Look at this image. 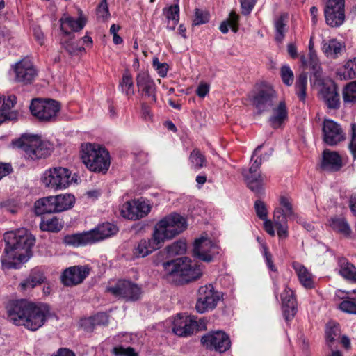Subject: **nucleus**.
Wrapping results in <instances>:
<instances>
[{"label": "nucleus", "mask_w": 356, "mask_h": 356, "mask_svg": "<svg viewBox=\"0 0 356 356\" xmlns=\"http://www.w3.org/2000/svg\"><path fill=\"white\" fill-rule=\"evenodd\" d=\"M6 247L1 261L3 269H17L31 257L35 238L25 228L5 233Z\"/></svg>", "instance_id": "f257e3e1"}, {"label": "nucleus", "mask_w": 356, "mask_h": 356, "mask_svg": "<svg viewBox=\"0 0 356 356\" xmlns=\"http://www.w3.org/2000/svg\"><path fill=\"white\" fill-rule=\"evenodd\" d=\"M7 312L8 318L13 323L24 326L31 331H36L45 323L50 309L47 304L22 299L10 303Z\"/></svg>", "instance_id": "f03ea898"}, {"label": "nucleus", "mask_w": 356, "mask_h": 356, "mask_svg": "<svg viewBox=\"0 0 356 356\" xmlns=\"http://www.w3.org/2000/svg\"><path fill=\"white\" fill-rule=\"evenodd\" d=\"M165 273L175 277L174 281L183 284L199 278L202 270L187 257H181L170 260L163 264Z\"/></svg>", "instance_id": "7ed1b4c3"}, {"label": "nucleus", "mask_w": 356, "mask_h": 356, "mask_svg": "<svg viewBox=\"0 0 356 356\" xmlns=\"http://www.w3.org/2000/svg\"><path fill=\"white\" fill-rule=\"evenodd\" d=\"M13 144L24 152L25 157L31 160L44 159L54 150V145L49 141L27 134H23Z\"/></svg>", "instance_id": "20e7f679"}, {"label": "nucleus", "mask_w": 356, "mask_h": 356, "mask_svg": "<svg viewBox=\"0 0 356 356\" xmlns=\"http://www.w3.org/2000/svg\"><path fill=\"white\" fill-rule=\"evenodd\" d=\"M187 227L186 219L177 213L161 219L154 226L155 239L163 245L165 240L172 239L183 232Z\"/></svg>", "instance_id": "39448f33"}, {"label": "nucleus", "mask_w": 356, "mask_h": 356, "mask_svg": "<svg viewBox=\"0 0 356 356\" xmlns=\"http://www.w3.org/2000/svg\"><path fill=\"white\" fill-rule=\"evenodd\" d=\"M81 159L91 171L105 173L111 164L110 155L105 148L90 143L82 145Z\"/></svg>", "instance_id": "423d86ee"}, {"label": "nucleus", "mask_w": 356, "mask_h": 356, "mask_svg": "<svg viewBox=\"0 0 356 356\" xmlns=\"http://www.w3.org/2000/svg\"><path fill=\"white\" fill-rule=\"evenodd\" d=\"M274 225L280 239H286L289 236L288 220H298L290 200L282 196L280 198V207L275 209L273 216Z\"/></svg>", "instance_id": "0eeeda50"}, {"label": "nucleus", "mask_w": 356, "mask_h": 356, "mask_svg": "<svg viewBox=\"0 0 356 356\" xmlns=\"http://www.w3.org/2000/svg\"><path fill=\"white\" fill-rule=\"evenodd\" d=\"M71 171L62 167L49 168L43 174L42 181L49 188L55 190L65 189L73 181Z\"/></svg>", "instance_id": "6e6552de"}, {"label": "nucleus", "mask_w": 356, "mask_h": 356, "mask_svg": "<svg viewBox=\"0 0 356 356\" xmlns=\"http://www.w3.org/2000/svg\"><path fill=\"white\" fill-rule=\"evenodd\" d=\"M262 145H259L254 151L251 158V165L248 170L243 169L242 175L247 183L248 187L254 193L259 195L263 193L264 178L259 171L262 163L261 157L253 161L254 156L261 149Z\"/></svg>", "instance_id": "1a4fd4ad"}, {"label": "nucleus", "mask_w": 356, "mask_h": 356, "mask_svg": "<svg viewBox=\"0 0 356 356\" xmlns=\"http://www.w3.org/2000/svg\"><path fill=\"white\" fill-rule=\"evenodd\" d=\"M249 99L257 108L258 113L269 111L277 100L274 89L267 85L261 86L257 91L249 95Z\"/></svg>", "instance_id": "9d476101"}, {"label": "nucleus", "mask_w": 356, "mask_h": 356, "mask_svg": "<svg viewBox=\"0 0 356 356\" xmlns=\"http://www.w3.org/2000/svg\"><path fill=\"white\" fill-rule=\"evenodd\" d=\"M30 111L39 120L48 122L56 118L60 111V104L54 99H35L31 103Z\"/></svg>", "instance_id": "9b49d317"}, {"label": "nucleus", "mask_w": 356, "mask_h": 356, "mask_svg": "<svg viewBox=\"0 0 356 356\" xmlns=\"http://www.w3.org/2000/svg\"><path fill=\"white\" fill-rule=\"evenodd\" d=\"M106 291L117 298L132 302L139 300L142 294L140 286L127 280H118L114 286L108 287Z\"/></svg>", "instance_id": "f8f14e48"}, {"label": "nucleus", "mask_w": 356, "mask_h": 356, "mask_svg": "<svg viewBox=\"0 0 356 356\" xmlns=\"http://www.w3.org/2000/svg\"><path fill=\"white\" fill-rule=\"evenodd\" d=\"M220 253V247L210 238L202 236L194 242L193 256L204 262H211Z\"/></svg>", "instance_id": "ddd939ff"}, {"label": "nucleus", "mask_w": 356, "mask_h": 356, "mask_svg": "<svg viewBox=\"0 0 356 356\" xmlns=\"http://www.w3.org/2000/svg\"><path fill=\"white\" fill-rule=\"evenodd\" d=\"M15 81L22 85L31 84L38 76V70L29 58H24L12 65Z\"/></svg>", "instance_id": "4468645a"}, {"label": "nucleus", "mask_w": 356, "mask_h": 356, "mask_svg": "<svg viewBox=\"0 0 356 356\" xmlns=\"http://www.w3.org/2000/svg\"><path fill=\"white\" fill-rule=\"evenodd\" d=\"M220 300V295L218 291H214L213 285L202 286L198 290L195 309L198 313L203 314L209 309H214Z\"/></svg>", "instance_id": "2eb2a0df"}, {"label": "nucleus", "mask_w": 356, "mask_h": 356, "mask_svg": "<svg viewBox=\"0 0 356 356\" xmlns=\"http://www.w3.org/2000/svg\"><path fill=\"white\" fill-rule=\"evenodd\" d=\"M325 22L331 27H339L345 20V0H327L324 9Z\"/></svg>", "instance_id": "dca6fc26"}, {"label": "nucleus", "mask_w": 356, "mask_h": 356, "mask_svg": "<svg viewBox=\"0 0 356 356\" xmlns=\"http://www.w3.org/2000/svg\"><path fill=\"white\" fill-rule=\"evenodd\" d=\"M136 84L139 95L150 104L157 101L156 86L148 72H140L136 76Z\"/></svg>", "instance_id": "f3484780"}, {"label": "nucleus", "mask_w": 356, "mask_h": 356, "mask_svg": "<svg viewBox=\"0 0 356 356\" xmlns=\"http://www.w3.org/2000/svg\"><path fill=\"white\" fill-rule=\"evenodd\" d=\"M202 345L208 349L225 353L229 349L231 341L229 336L222 331H216L204 335L201 339Z\"/></svg>", "instance_id": "a211bd4d"}, {"label": "nucleus", "mask_w": 356, "mask_h": 356, "mask_svg": "<svg viewBox=\"0 0 356 356\" xmlns=\"http://www.w3.org/2000/svg\"><path fill=\"white\" fill-rule=\"evenodd\" d=\"M323 140L330 146H334L346 139V134L340 124L334 120L326 119L322 127Z\"/></svg>", "instance_id": "6ab92c4d"}, {"label": "nucleus", "mask_w": 356, "mask_h": 356, "mask_svg": "<svg viewBox=\"0 0 356 356\" xmlns=\"http://www.w3.org/2000/svg\"><path fill=\"white\" fill-rule=\"evenodd\" d=\"M90 268L88 266H74L65 269L61 275V282L67 286L77 285L88 277Z\"/></svg>", "instance_id": "aec40b11"}, {"label": "nucleus", "mask_w": 356, "mask_h": 356, "mask_svg": "<svg viewBox=\"0 0 356 356\" xmlns=\"http://www.w3.org/2000/svg\"><path fill=\"white\" fill-rule=\"evenodd\" d=\"M197 322L193 317L177 314L173 322L172 331L179 337H187L193 333Z\"/></svg>", "instance_id": "412c9836"}, {"label": "nucleus", "mask_w": 356, "mask_h": 356, "mask_svg": "<svg viewBox=\"0 0 356 356\" xmlns=\"http://www.w3.org/2000/svg\"><path fill=\"white\" fill-rule=\"evenodd\" d=\"M282 309L286 321L292 319L297 312V302L294 292L287 286L281 293Z\"/></svg>", "instance_id": "4be33fe9"}, {"label": "nucleus", "mask_w": 356, "mask_h": 356, "mask_svg": "<svg viewBox=\"0 0 356 356\" xmlns=\"http://www.w3.org/2000/svg\"><path fill=\"white\" fill-rule=\"evenodd\" d=\"M321 95L329 109L338 110L340 108V95L335 83L324 84L321 90Z\"/></svg>", "instance_id": "5701e85b"}, {"label": "nucleus", "mask_w": 356, "mask_h": 356, "mask_svg": "<svg viewBox=\"0 0 356 356\" xmlns=\"http://www.w3.org/2000/svg\"><path fill=\"white\" fill-rule=\"evenodd\" d=\"M17 103V97L14 95L7 97L0 96V124L6 120H15L18 118V113L11 111Z\"/></svg>", "instance_id": "b1692460"}, {"label": "nucleus", "mask_w": 356, "mask_h": 356, "mask_svg": "<svg viewBox=\"0 0 356 356\" xmlns=\"http://www.w3.org/2000/svg\"><path fill=\"white\" fill-rule=\"evenodd\" d=\"M321 51L327 58L337 59L346 52V46L336 38L324 39L321 42Z\"/></svg>", "instance_id": "393cba45"}, {"label": "nucleus", "mask_w": 356, "mask_h": 356, "mask_svg": "<svg viewBox=\"0 0 356 356\" xmlns=\"http://www.w3.org/2000/svg\"><path fill=\"white\" fill-rule=\"evenodd\" d=\"M45 280L44 270L40 267H36L33 268L29 276L19 283L18 289L21 291H26L44 283Z\"/></svg>", "instance_id": "a878e982"}, {"label": "nucleus", "mask_w": 356, "mask_h": 356, "mask_svg": "<svg viewBox=\"0 0 356 356\" xmlns=\"http://www.w3.org/2000/svg\"><path fill=\"white\" fill-rule=\"evenodd\" d=\"M155 235L152 234L149 239H141L134 248L133 254L136 257H145L153 251L159 249L163 245L155 239Z\"/></svg>", "instance_id": "bb28decb"}, {"label": "nucleus", "mask_w": 356, "mask_h": 356, "mask_svg": "<svg viewBox=\"0 0 356 356\" xmlns=\"http://www.w3.org/2000/svg\"><path fill=\"white\" fill-rule=\"evenodd\" d=\"M343 167L341 156L334 151L325 150L323 153L321 168L329 172H337Z\"/></svg>", "instance_id": "cd10ccee"}, {"label": "nucleus", "mask_w": 356, "mask_h": 356, "mask_svg": "<svg viewBox=\"0 0 356 356\" xmlns=\"http://www.w3.org/2000/svg\"><path fill=\"white\" fill-rule=\"evenodd\" d=\"M118 232V228L116 225L110 222H105L91 229L90 233L91 234L92 242L95 243L115 235Z\"/></svg>", "instance_id": "c85d7f7f"}, {"label": "nucleus", "mask_w": 356, "mask_h": 356, "mask_svg": "<svg viewBox=\"0 0 356 356\" xmlns=\"http://www.w3.org/2000/svg\"><path fill=\"white\" fill-rule=\"evenodd\" d=\"M60 30L65 36H74L68 30L78 32L83 29L85 22L82 19H74L70 16H63L59 20Z\"/></svg>", "instance_id": "c756f323"}, {"label": "nucleus", "mask_w": 356, "mask_h": 356, "mask_svg": "<svg viewBox=\"0 0 356 356\" xmlns=\"http://www.w3.org/2000/svg\"><path fill=\"white\" fill-rule=\"evenodd\" d=\"M254 209L257 216L264 220V228L265 231L270 236H275V231L274 229L273 220L268 219V211L266 204L261 200H257L254 202Z\"/></svg>", "instance_id": "7c9ffc66"}, {"label": "nucleus", "mask_w": 356, "mask_h": 356, "mask_svg": "<svg viewBox=\"0 0 356 356\" xmlns=\"http://www.w3.org/2000/svg\"><path fill=\"white\" fill-rule=\"evenodd\" d=\"M63 243L66 245L73 247L84 246L93 243L90 231L66 235L63 238Z\"/></svg>", "instance_id": "2f4dec72"}, {"label": "nucleus", "mask_w": 356, "mask_h": 356, "mask_svg": "<svg viewBox=\"0 0 356 356\" xmlns=\"http://www.w3.org/2000/svg\"><path fill=\"white\" fill-rule=\"evenodd\" d=\"M292 267L296 271L298 280L306 289H312L314 287V282L312 275L307 268L298 262H293Z\"/></svg>", "instance_id": "473e14b6"}, {"label": "nucleus", "mask_w": 356, "mask_h": 356, "mask_svg": "<svg viewBox=\"0 0 356 356\" xmlns=\"http://www.w3.org/2000/svg\"><path fill=\"white\" fill-rule=\"evenodd\" d=\"M273 114L269 118L270 126L277 129L280 127L284 121L287 118L288 112L284 102H280L277 107L273 109Z\"/></svg>", "instance_id": "72a5a7b5"}, {"label": "nucleus", "mask_w": 356, "mask_h": 356, "mask_svg": "<svg viewBox=\"0 0 356 356\" xmlns=\"http://www.w3.org/2000/svg\"><path fill=\"white\" fill-rule=\"evenodd\" d=\"M35 213L40 216L44 213H56L54 196H49L37 200L35 202Z\"/></svg>", "instance_id": "f704fd0d"}, {"label": "nucleus", "mask_w": 356, "mask_h": 356, "mask_svg": "<svg viewBox=\"0 0 356 356\" xmlns=\"http://www.w3.org/2000/svg\"><path fill=\"white\" fill-rule=\"evenodd\" d=\"M339 274L346 280L356 282V267L344 257L339 258Z\"/></svg>", "instance_id": "c9c22d12"}, {"label": "nucleus", "mask_w": 356, "mask_h": 356, "mask_svg": "<svg viewBox=\"0 0 356 356\" xmlns=\"http://www.w3.org/2000/svg\"><path fill=\"white\" fill-rule=\"evenodd\" d=\"M63 227L61 220L55 216H44L40 223V228L42 231L49 232H58Z\"/></svg>", "instance_id": "e433bc0d"}, {"label": "nucleus", "mask_w": 356, "mask_h": 356, "mask_svg": "<svg viewBox=\"0 0 356 356\" xmlns=\"http://www.w3.org/2000/svg\"><path fill=\"white\" fill-rule=\"evenodd\" d=\"M56 212H61L71 209L75 202V197L71 194L54 196Z\"/></svg>", "instance_id": "4c0bfd02"}, {"label": "nucleus", "mask_w": 356, "mask_h": 356, "mask_svg": "<svg viewBox=\"0 0 356 356\" xmlns=\"http://www.w3.org/2000/svg\"><path fill=\"white\" fill-rule=\"evenodd\" d=\"M119 87L122 92L124 93L128 98L134 95V81L132 75L129 70H125L123 72L122 79L120 81Z\"/></svg>", "instance_id": "58836bf2"}, {"label": "nucleus", "mask_w": 356, "mask_h": 356, "mask_svg": "<svg viewBox=\"0 0 356 356\" xmlns=\"http://www.w3.org/2000/svg\"><path fill=\"white\" fill-rule=\"evenodd\" d=\"M108 323V317L105 313H98L85 320L83 325L87 331H92L96 326L106 325Z\"/></svg>", "instance_id": "ea45409f"}, {"label": "nucleus", "mask_w": 356, "mask_h": 356, "mask_svg": "<svg viewBox=\"0 0 356 356\" xmlns=\"http://www.w3.org/2000/svg\"><path fill=\"white\" fill-rule=\"evenodd\" d=\"M307 75L305 72H302L298 76L296 83L295 90L296 94L299 98L300 101L305 102L307 97Z\"/></svg>", "instance_id": "a19ab883"}, {"label": "nucleus", "mask_w": 356, "mask_h": 356, "mask_svg": "<svg viewBox=\"0 0 356 356\" xmlns=\"http://www.w3.org/2000/svg\"><path fill=\"white\" fill-rule=\"evenodd\" d=\"M191 168L198 171L207 165L205 156L198 149H194L190 154L188 158Z\"/></svg>", "instance_id": "79ce46f5"}, {"label": "nucleus", "mask_w": 356, "mask_h": 356, "mask_svg": "<svg viewBox=\"0 0 356 356\" xmlns=\"http://www.w3.org/2000/svg\"><path fill=\"white\" fill-rule=\"evenodd\" d=\"M330 227L333 230L343 234L345 236H348L350 234V227L343 218H332L330 220Z\"/></svg>", "instance_id": "37998d69"}, {"label": "nucleus", "mask_w": 356, "mask_h": 356, "mask_svg": "<svg viewBox=\"0 0 356 356\" xmlns=\"http://www.w3.org/2000/svg\"><path fill=\"white\" fill-rule=\"evenodd\" d=\"M74 36H69V40L61 41V45L69 54L72 56L78 55L85 52V48L81 45V41L74 42L72 39Z\"/></svg>", "instance_id": "c03bdc74"}, {"label": "nucleus", "mask_w": 356, "mask_h": 356, "mask_svg": "<svg viewBox=\"0 0 356 356\" xmlns=\"http://www.w3.org/2000/svg\"><path fill=\"white\" fill-rule=\"evenodd\" d=\"M342 97L345 104H356V81L346 85L343 89Z\"/></svg>", "instance_id": "a18cd8bd"}, {"label": "nucleus", "mask_w": 356, "mask_h": 356, "mask_svg": "<svg viewBox=\"0 0 356 356\" xmlns=\"http://www.w3.org/2000/svg\"><path fill=\"white\" fill-rule=\"evenodd\" d=\"M238 15L235 12H231L227 20L222 22L220 25V30L222 33H227L229 31V26L232 31L236 33L238 29Z\"/></svg>", "instance_id": "49530a36"}, {"label": "nucleus", "mask_w": 356, "mask_h": 356, "mask_svg": "<svg viewBox=\"0 0 356 356\" xmlns=\"http://www.w3.org/2000/svg\"><path fill=\"white\" fill-rule=\"evenodd\" d=\"M163 13L168 20H171L173 22V26L168 29L174 30L176 25L179 21V6L178 4L172 5L168 8H163Z\"/></svg>", "instance_id": "de8ad7c7"}, {"label": "nucleus", "mask_w": 356, "mask_h": 356, "mask_svg": "<svg viewBox=\"0 0 356 356\" xmlns=\"http://www.w3.org/2000/svg\"><path fill=\"white\" fill-rule=\"evenodd\" d=\"M274 26L275 29V39L277 42L280 43L283 41L286 33V24L283 15H280L275 19Z\"/></svg>", "instance_id": "09e8293b"}, {"label": "nucleus", "mask_w": 356, "mask_h": 356, "mask_svg": "<svg viewBox=\"0 0 356 356\" xmlns=\"http://www.w3.org/2000/svg\"><path fill=\"white\" fill-rule=\"evenodd\" d=\"M341 79L345 80L356 78V58L348 60L343 67V72L340 74Z\"/></svg>", "instance_id": "8fccbe9b"}, {"label": "nucleus", "mask_w": 356, "mask_h": 356, "mask_svg": "<svg viewBox=\"0 0 356 356\" xmlns=\"http://www.w3.org/2000/svg\"><path fill=\"white\" fill-rule=\"evenodd\" d=\"M135 202L127 201L124 202L120 207V213L122 217L129 220H137L136 213H135Z\"/></svg>", "instance_id": "3c124183"}, {"label": "nucleus", "mask_w": 356, "mask_h": 356, "mask_svg": "<svg viewBox=\"0 0 356 356\" xmlns=\"http://www.w3.org/2000/svg\"><path fill=\"white\" fill-rule=\"evenodd\" d=\"M309 65L312 73L316 78V81H321L322 79L323 71L317 54H312L309 56Z\"/></svg>", "instance_id": "603ef678"}, {"label": "nucleus", "mask_w": 356, "mask_h": 356, "mask_svg": "<svg viewBox=\"0 0 356 356\" xmlns=\"http://www.w3.org/2000/svg\"><path fill=\"white\" fill-rule=\"evenodd\" d=\"M135 213H136L137 219L145 217L151 211V205L142 199L134 200Z\"/></svg>", "instance_id": "864d4df0"}, {"label": "nucleus", "mask_w": 356, "mask_h": 356, "mask_svg": "<svg viewBox=\"0 0 356 356\" xmlns=\"http://www.w3.org/2000/svg\"><path fill=\"white\" fill-rule=\"evenodd\" d=\"M186 250V243L184 241H177L166 247V251L169 256L183 254Z\"/></svg>", "instance_id": "5fc2aeb1"}, {"label": "nucleus", "mask_w": 356, "mask_h": 356, "mask_svg": "<svg viewBox=\"0 0 356 356\" xmlns=\"http://www.w3.org/2000/svg\"><path fill=\"white\" fill-rule=\"evenodd\" d=\"M326 338L328 342L332 343L335 337L340 334L339 325L337 323L330 321L326 325Z\"/></svg>", "instance_id": "6e6d98bb"}, {"label": "nucleus", "mask_w": 356, "mask_h": 356, "mask_svg": "<svg viewBox=\"0 0 356 356\" xmlns=\"http://www.w3.org/2000/svg\"><path fill=\"white\" fill-rule=\"evenodd\" d=\"M339 309L343 312L356 314V298L348 297L344 299L340 303Z\"/></svg>", "instance_id": "4d7b16f0"}, {"label": "nucleus", "mask_w": 356, "mask_h": 356, "mask_svg": "<svg viewBox=\"0 0 356 356\" xmlns=\"http://www.w3.org/2000/svg\"><path fill=\"white\" fill-rule=\"evenodd\" d=\"M194 14V19L193 22V25L194 26L206 24L209 21L210 14L207 10L196 8Z\"/></svg>", "instance_id": "13d9d810"}, {"label": "nucleus", "mask_w": 356, "mask_h": 356, "mask_svg": "<svg viewBox=\"0 0 356 356\" xmlns=\"http://www.w3.org/2000/svg\"><path fill=\"white\" fill-rule=\"evenodd\" d=\"M280 75L283 83L290 86L293 84L294 76L289 65H283L280 69Z\"/></svg>", "instance_id": "bf43d9fd"}, {"label": "nucleus", "mask_w": 356, "mask_h": 356, "mask_svg": "<svg viewBox=\"0 0 356 356\" xmlns=\"http://www.w3.org/2000/svg\"><path fill=\"white\" fill-rule=\"evenodd\" d=\"M348 149L353 156V160H356V123L351 124L350 141L348 144Z\"/></svg>", "instance_id": "052dcab7"}, {"label": "nucleus", "mask_w": 356, "mask_h": 356, "mask_svg": "<svg viewBox=\"0 0 356 356\" xmlns=\"http://www.w3.org/2000/svg\"><path fill=\"white\" fill-rule=\"evenodd\" d=\"M152 65L161 77L166 76L169 68L166 63H160L159 58L155 57L153 58Z\"/></svg>", "instance_id": "680f3d73"}, {"label": "nucleus", "mask_w": 356, "mask_h": 356, "mask_svg": "<svg viewBox=\"0 0 356 356\" xmlns=\"http://www.w3.org/2000/svg\"><path fill=\"white\" fill-rule=\"evenodd\" d=\"M113 353L116 356H138V354L133 348H124L122 346L115 347L113 350Z\"/></svg>", "instance_id": "e2e57ef3"}, {"label": "nucleus", "mask_w": 356, "mask_h": 356, "mask_svg": "<svg viewBox=\"0 0 356 356\" xmlns=\"http://www.w3.org/2000/svg\"><path fill=\"white\" fill-rule=\"evenodd\" d=\"M262 248V254L264 257L266 265L268 266V268L273 272L277 271V268L273 264V257L271 253L268 251V248L266 246V245L263 244L261 245Z\"/></svg>", "instance_id": "0e129e2a"}, {"label": "nucleus", "mask_w": 356, "mask_h": 356, "mask_svg": "<svg viewBox=\"0 0 356 356\" xmlns=\"http://www.w3.org/2000/svg\"><path fill=\"white\" fill-rule=\"evenodd\" d=\"M98 17L106 19L109 16L108 6L106 0H101L97 8Z\"/></svg>", "instance_id": "69168bd1"}, {"label": "nucleus", "mask_w": 356, "mask_h": 356, "mask_svg": "<svg viewBox=\"0 0 356 356\" xmlns=\"http://www.w3.org/2000/svg\"><path fill=\"white\" fill-rule=\"evenodd\" d=\"M257 0H240L243 15H248L253 9Z\"/></svg>", "instance_id": "338daca9"}, {"label": "nucleus", "mask_w": 356, "mask_h": 356, "mask_svg": "<svg viewBox=\"0 0 356 356\" xmlns=\"http://www.w3.org/2000/svg\"><path fill=\"white\" fill-rule=\"evenodd\" d=\"M51 356H76L74 353L66 348H60Z\"/></svg>", "instance_id": "774afa93"}]
</instances>
